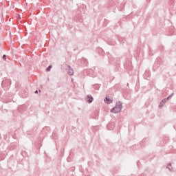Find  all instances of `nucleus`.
Wrapping results in <instances>:
<instances>
[{
  "label": "nucleus",
  "mask_w": 176,
  "mask_h": 176,
  "mask_svg": "<svg viewBox=\"0 0 176 176\" xmlns=\"http://www.w3.org/2000/svg\"><path fill=\"white\" fill-rule=\"evenodd\" d=\"M122 102L119 101L116 103V107L111 110V112L113 113H119V112L122 111Z\"/></svg>",
  "instance_id": "1"
},
{
  "label": "nucleus",
  "mask_w": 176,
  "mask_h": 176,
  "mask_svg": "<svg viewBox=\"0 0 176 176\" xmlns=\"http://www.w3.org/2000/svg\"><path fill=\"white\" fill-rule=\"evenodd\" d=\"M94 99L93 98V96H91V95H88L86 98V101L87 102H88L89 104H91V102H93V100Z\"/></svg>",
  "instance_id": "2"
},
{
  "label": "nucleus",
  "mask_w": 176,
  "mask_h": 176,
  "mask_svg": "<svg viewBox=\"0 0 176 176\" xmlns=\"http://www.w3.org/2000/svg\"><path fill=\"white\" fill-rule=\"evenodd\" d=\"M67 74L70 76L74 75V69L69 65H67Z\"/></svg>",
  "instance_id": "3"
},
{
  "label": "nucleus",
  "mask_w": 176,
  "mask_h": 176,
  "mask_svg": "<svg viewBox=\"0 0 176 176\" xmlns=\"http://www.w3.org/2000/svg\"><path fill=\"white\" fill-rule=\"evenodd\" d=\"M104 101V102H106V104H112V100L108 98L107 96L105 97Z\"/></svg>",
  "instance_id": "4"
},
{
  "label": "nucleus",
  "mask_w": 176,
  "mask_h": 176,
  "mask_svg": "<svg viewBox=\"0 0 176 176\" xmlns=\"http://www.w3.org/2000/svg\"><path fill=\"white\" fill-rule=\"evenodd\" d=\"M167 102V101H164V99H163L160 105H159V108H163V107H164V104Z\"/></svg>",
  "instance_id": "5"
},
{
  "label": "nucleus",
  "mask_w": 176,
  "mask_h": 176,
  "mask_svg": "<svg viewBox=\"0 0 176 176\" xmlns=\"http://www.w3.org/2000/svg\"><path fill=\"white\" fill-rule=\"evenodd\" d=\"M166 168H168V170H169V171H173L174 169L173 168V166L171 165V164H168L166 166Z\"/></svg>",
  "instance_id": "6"
},
{
  "label": "nucleus",
  "mask_w": 176,
  "mask_h": 176,
  "mask_svg": "<svg viewBox=\"0 0 176 176\" xmlns=\"http://www.w3.org/2000/svg\"><path fill=\"white\" fill-rule=\"evenodd\" d=\"M173 96H174V93H173L169 96H168L167 98L164 99V101H168V100H170V98H171V97H173Z\"/></svg>",
  "instance_id": "7"
},
{
  "label": "nucleus",
  "mask_w": 176,
  "mask_h": 176,
  "mask_svg": "<svg viewBox=\"0 0 176 176\" xmlns=\"http://www.w3.org/2000/svg\"><path fill=\"white\" fill-rule=\"evenodd\" d=\"M52 69V65H50L47 68V71L49 72Z\"/></svg>",
  "instance_id": "8"
},
{
  "label": "nucleus",
  "mask_w": 176,
  "mask_h": 176,
  "mask_svg": "<svg viewBox=\"0 0 176 176\" xmlns=\"http://www.w3.org/2000/svg\"><path fill=\"white\" fill-rule=\"evenodd\" d=\"M6 57H7L6 55H3V60H6Z\"/></svg>",
  "instance_id": "9"
},
{
  "label": "nucleus",
  "mask_w": 176,
  "mask_h": 176,
  "mask_svg": "<svg viewBox=\"0 0 176 176\" xmlns=\"http://www.w3.org/2000/svg\"><path fill=\"white\" fill-rule=\"evenodd\" d=\"M34 93L35 94H38V90H36Z\"/></svg>",
  "instance_id": "10"
},
{
  "label": "nucleus",
  "mask_w": 176,
  "mask_h": 176,
  "mask_svg": "<svg viewBox=\"0 0 176 176\" xmlns=\"http://www.w3.org/2000/svg\"><path fill=\"white\" fill-rule=\"evenodd\" d=\"M18 19H21V17H20V15L18 16Z\"/></svg>",
  "instance_id": "11"
}]
</instances>
